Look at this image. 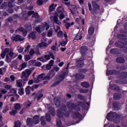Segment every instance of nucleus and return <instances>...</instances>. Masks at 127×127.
<instances>
[{
    "label": "nucleus",
    "mask_w": 127,
    "mask_h": 127,
    "mask_svg": "<svg viewBox=\"0 0 127 127\" xmlns=\"http://www.w3.org/2000/svg\"><path fill=\"white\" fill-rule=\"evenodd\" d=\"M66 107L70 110H75V111H80L79 106H75L72 102H68L66 106L63 107L62 109H59L57 111V116L58 118H63L64 116L66 118H68L70 114L66 111Z\"/></svg>",
    "instance_id": "1"
},
{
    "label": "nucleus",
    "mask_w": 127,
    "mask_h": 127,
    "mask_svg": "<svg viewBox=\"0 0 127 127\" xmlns=\"http://www.w3.org/2000/svg\"><path fill=\"white\" fill-rule=\"evenodd\" d=\"M65 13L67 14V11H65V9L62 6H60L58 7L56 9V12H55L54 16V21L56 24L58 25H61V21L59 20L58 17H59V15L60 13Z\"/></svg>",
    "instance_id": "2"
},
{
    "label": "nucleus",
    "mask_w": 127,
    "mask_h": 127,
    "mask_svg": "<svg viewBox=\"0 0 127 127\" xmlns=\"http://www.w3.org/2000/svg\"><path fill=\"white\" fill-rule=\"evenodd\" d=\"M1 49L2 53L1 54V57H2V58H4L6 55L5 61L7 62V63H10L11 62V59L9 58V56L10 57H13V56L14 55V53H13L12 51H10L9 52V48H6L4 50H2V48H1Z\"/></svg>",
    "instance_id": "3"
},
{
    "label": "nucleus",
    "mask_w": 127,
    "mask_h": 127,
    "mask_svg": "<svg viewBox=\"0 0 127 127\" xmlns=\"http://www.w3.org/2000/svg\"><path fill=\"white\" fill-rule=\"evenodd\" d=\"M92 4L94 9H92V5L91 4V3H88L89 10L92 14H96V13H97V10H96V9H99V8H100V5H99V4H98L95 1H92Z\"/></svg>",
    "instance_id": "4"
},
{
    "label": "nucleus",
    "mask_w": 127,
    "mask_h": 127,
    "mask_svg": "<svg viewBox=\"0 0 127 127\" xmlns=\"http://www.w3.org/2000/svg\"><path fill=\"white\" fill-rule=\"evenodd\" d=\"M55 59V57H54V54L52 53V52H50L49 53V55H46L44 56V58H38L37 60H39L41 62H47L48 60H50V59Z\"/></svg>",
    "instance_id": "5"
},
{
    "label": "nucleus",
    "mask_w": 127,
    "mask_h": 127,
    "mask_svg": "<svg viewBox=\"0 0 127 127\" xmlns=\"http://www.w3.org/2000/svg\"><path fill=\"white\" fill-rule=\"evenodd\" d=\"M44 29H46V30L49 29V25H48L47 23H45L36 27V30L37 32H39V33H41V32L44 31Z\"/></svg>",
    "instance_id": "6"
},
{
    "label": "nucleus",
    "mask_w": 127,
    "mask_h": 127,
    "mask_svg": "<svg viewBox=\"0 0 127 127\" xmlns=\"http://www.w3.org/2000/svg\"><path fill=\"white\" fill-rule=\"evenodd\" d=\"M106 118L108 121L111 122V121H114L115 119H118L119 115L116 113L110 112L107 114Z\"/></svg>",
    "instance_id": "7"
},
{
    "label": "nucleus",
    "mask_w": 127,
    "mask_h": 127,
    "mask_svg": "<svg viewBox=\"0 0 127 127\" xmlns=\"http://www.w3.org/2000/svg\"><path fill=\"white\" fill-rule=\"evenodd\" d=\"M31 70L27 69L22 72V78L24 79V81H28V77L30 74H31Z\"/></svg>",
    "instance_id": "8"
},
{
    "label": "nucleus",
    "mask_w": 127,
    "mask_h": 127,
    "mask_svg": "<svg viewBox=\"0 0 127 127\" xmlns=\"http://www.w3.org/2000/svg\"><path fill=\"white\" fill-rule=\"evenodd\" d=\"M42 80H48L46 78V76H45V74L44 73H42L38 76L37 78L34 80V82L36 83H38L40 82V81H42Z\"/></svg>",
    "instance_id": "9"
},
{
    "label": "nucleus",
    "mask_w": 127,
    "mask_h": 127,
    "mask_svg": "<svg viewBox=\"0 0 127 127\" xmlns=\"http://www.w3.org/2000/svg\"><path fill=\"white\" fill-rule=\"evenodd\" d=\"M73 117L74 119H76V120H79V122H76V124H79L82 120H83V116H82V115L80 114V113L78 112H75L73 114ZM76 124H74L73 125H76Z\"/></svg>",
    "instance_id": "10"
},
{
    "label": "nucleus",
    "mask_w": 127,
    "mask_h": 127,
    "mask_svg": "<svg viewBox=\"0 0 127 127\" xmlns=\"http://www.w3.org/2000/svg\"><path fill=\"white\" fill-rule=\"evenodd\" d=\"M11 39L13 41H23L24 38H22L20 35H17L16 36H12Z\"/></svg>",
    "instance_id": "11"
},
{
    "label": "nucleus",
    "mask_w": 127,
    "mask_h": 127,
    "mask_svg": "<svg viewBox=\"0 0 127 127\" xmlns=\"http://www.w3.org/2000/svg\"><path fill=\"white\" fill-rule=\"evenodd\" d=\"M123 43H121L120 42H116L115 43L116 46L117 47H120L121 48H124L122 45H125V44H127V39H123Z\"/></svg>",
    "instance_id": "12"
},
{
    "label": "nucleus",
    "mask_w": 127,
    "mask_h": 127,
    "mask_svg": "<svg viewBox=\"0 0 127 127\" xmlns=\"http://www.w3.org/2000/svg\"><path fill=\"white\" fill-rule=\"evenodd\" d=\"M56 74V72L54 70L51 69L49 72V74L46 76V79L48 80H51L53 78V76Z\"/></svg>",
    "instance_id": "13"
},
{
    "label": "nucleus",
    "mask_w": 127,
    "mask_h": 127,
    "mask_svg": "<svg viewBox=\"0 0 127 127\" xmlns=\"http://www.w3.org/2000/svg\"><path fill=\"white\" fill-rule=\"evenodd\" d=\"M83 60H85V59L83 58H81L80 59L77 60L76 65H77V67H80V68L84 67V62H83Z\"/></svg>",
    "instance_id": "14"
},
{
    "label": "nucleus",
    "mask_w": 127,
    "mask_h": 127,
    "mask_svg": "<svg viewBox=\"0 0 127 127\" xmlns=\"http://www.w3.org/2000/svg\"><path fill=\"white\" fill-rule=\"evenodd\" d=\"M11 88H12V86L7 85L5 86L4 89H1V93L2 94H6V93H7V91H8V90L10 89H11Z\"/></svg>",
    "instance_id": "15"
},
{
    "label": "nucleus",
    "mask_w": 127,
    "mask_h": 127,
    "mask_svg": "<svg viewBox=\"0 0 127 127\" xmlns=\"http://www.w3.org/2000/svg\"><path fill=\"white\" fill-rule=\"evenodd\" d=\"M65 78V76H64V75H61L59 77V79L58 81H57L56 83H55L52 86L55 87L56 86H58V85H59V84L60 83V82H61V81H63L64 80V78Z\"/></svg>",
    "instance_id": "16"
},
{
    "label": "nucleus",
    "mask_w": 127,
    "mask_h": 127,
    "mask_svg": "<svg viewBox=\"0 0 127 127\" xmlns=\"http://www.w3.org/2000/svg\"><path fill=\"white\" fill-rule=\"evenodd\" d=\"M119 73H120V72L116 70H108L107 69L106 71V75L107 76H109V75H116L117 74H119Z\"/></svg>",
    "instance_id": "17"
},
{
    "label": "nucleus",
    "mask_w": 127,
    "mask_h": 127,
    "mask_svg": "<svg viewBox=\"0 0 127 127\" xmlns=\"http://www.w3.org/2000/svg\"><path fill=\"white\" fill-rule=\"evenodd\" d=\"M47 107L49 110V113H51L53 116H55V111H54V109L52 106H51V104L47 105Z\"/></svg>",
    "instance_id": "18"
},
{
    "label": "nucleus",
    "mask_w": 127,
    "mask_h": 127,
    "mask_svg": "<svg viewBox=\"0 0 127 127\" xmlns=\"http://www.w3.org/2000/svg\"><path fill=\"white\" fill-rule=\"evenodd\" d=\"M40 122V120L39 119V116L36 115L33 118V123L35 125H37Z\"/></svg>",
    "instance_id": "19"
},
{
    "label": "nucleus",
    "mask_w": 127,
    "mask_h": 127,
    "mask_svg": "<svg viewBox=\"0 0 127 127\" xmlns=\"http://www.w3.org/2000/svg\"><path fill=\"white\" fill-rule=\"evenodd\" d=\"M88 49L86 46H82L80 48V53L82 56L86 54V52H87Z\"/></svg>",
    "instance_id": "20"
},
{
    "label": "nucleus",
    "mask_w": 127,
    "mask_h": 127,
    "mask_svg": "<svg viewBox=\"0 0 127 127\" xmlns=\"http://www.w3.org/2000/svg\"><path fill=\"white\" fill-rule=\"evenodd\" d=\"M60 27L59 26H57V29L55 30L56 32H59L58 33V36L59 37H62L63 36V32L62 31H60Z\"/></svg>",
    "instance_id": "21"
},
{
    "label": "nucleus",
    "mask_w": 127,
    "mask_h": 127,
    "mask_svg": "<svg viewBox=\"0 0 127 127\" xmlns=\"http://www.w3.org/2000/svg\"><path fill=\"white\" fill-rule=\"evenodd\" d=\"M27 65V64H26V63H24L19 65V66L17 68V69L18 71H22L24 68L26 67Z\"/></svg>",
    "instance_id": "22"
},
{
    "label": "nucleus",
    "mask_w": 127,
    "mask_h": 127,
    "mask_svg": "<svg viewBox=\"0 0 127 127\" xmlns=\"http://www.w3.org/2000/svg\"><path fill=\"white\" fill-rule=\"evenodd\" d=\"M17 92V91H16V90H15V89L14 88H12V87L10 89V94L9 93H8V96L10 97V96H13V95H14V94H16V93Z\"/></svg>",
    "instance_id": "23"
},
{
    "label": "nucleus",
    "mask_w": 127,
    "mask_h": 127,
    "mask_svg": "<svg viewBox=\"0 0 127 127\" xmlns=\"http://www.w3.org/2000/svg\"><path fill=\"white\" fill-rule=\"evenodd\" d=\"M112 84V82H110V88L112 89V90H116V91H119L120 90V87L119 86H117L116 84Z\"/></svg>",
    "instance_id": "24"
},
{
    "label": "nucleus",
    "mask_w": 127,
    "mask_h": 127,
    "mask_svg": "<svg viewBox=\"0 0 127 127\" xmlns=\"http://www.w3.org/2000/svg\"><path fill=\"white\" fill-rule=\"evenodd\" d=\"M75 77L76 78V79H77V80H81L85 78V75H84V74H83L79 73L76 74L75 75Z\"/></svg>",
    "instance_id": "25"
},
{
    "label": "nucleus",
    "mask_w": 127,
    "mask_h": 127,
    "mask_svg": "<svg viewBox=\"0 0 127 127\" xmlns=\"http://www.w3.org/2000/svg\"><path fill=\"white\" fill-rule=\"evenodd\" d=\"M19 30L21 32H22L24 34V36H26V34L27 33V31L25 30L23 27H20L18 30H16V32H17Z\"/></svg>",
    "instance_id": "26"
},
{
    "label": "nucleus",
    "mask_w": 127,
    "mask_h": 127,
    "mask_svg": "<svg viewBox=\"0 0 127 127\" xmlns=\"http://www.w3.org/2000/svg\"><path fill=\"white\" fill-rule=\"evenodd\" d=\"M29 37H30V38H31L33 40L36 39V32H33L31 33L29 35Z\"/></svg>",
    "instance_id": "27"
},
{
    "label": "nucleus",
    "mask_w": 127,
    "mask_h": 127,
    "mask_svg": "<svg viewBox=\"0 0 127 127\" xmlns=\"http://www.w3.org/2000/svg\"><path fill=\"white\" fill-rule=\"evenodd\" d=\"M95 32V28L93 26H90L88 29V33L90 35H93Z\"/></svg>",
    "instance_id": "28"
},
{
    "label": "nucleus",
    "mask_w": 127,
    "mask_h": 127,
    "mask_svg": "<svg viewBox=\"0 0 127 127\" xmlns=\"http://www.w3.org/2000/svg\"><path fill=\"white\" fill-rule=\"evenodd\" d=\"M36 97L37 98V101H39L43 97V94L41 93V91H40L37 93Z\"/></svg>",
    "instance_id": "29"
},
{
    "label": "nucleus",
    "mask_w": 127,
    "mask_h": 127,
    "mask_svg": "<svg viewBox=\"0 0 127 127\" xmlns=\"http://www.w3.org/2000/svg\"><path fill=\"white\" fill-rule=\"evenodd\" d=\"M16 84L18 88H21L22 87V79H18L17 80Z\"/></svg>",
    "instance_id": "30"
},
{
    "label": "nucleus",
    "mask_w": 127,
    "mask_h": 127,
    "mask_svg": "<svg viewBox=\"0 0 127 127\" xmlns=\"http://www.w3.org/2000/svg\"><path fill=\"white\" fill-rule=\"evenodd\" d=\"M68 14V13L67 12V14L66 13H61L60 14H59L60 19L61 20H62V19H64L65 16H67Z\"/></svg>",
    "instance_id": "31"
},
{
    "label": "nucleus",
    "mask_w": 127,
    "mask_h": 127,
    "mask_svg": "<svg viewBox=\"0 0 127 127\" xmlns=\"http://www.w3.org/2000/svg\"><path fill=\"white\" fill-rule=\"evenodd\" d=\"M57 6V4H54V3L52 4L49 7L50 11H54L55 10V8Z\"/></svg>",
    "instance_id": "32"
},
{
    "label": "nucleus",
    "mask_w": 127,
    "mask_h": 127,
    "mask_svg": "<svg viewBox=\"0 0 127 127\" xmlns=\"http://www.w3.org/2000/svg\"><path fill=\"white\" fill-rule=\"evenodd\" d=\"M82 37H83L82 36V33H81V32H79L77 34L75 38V39H76V40H81Z\"/></svg>",
    "instance_id": "33"
},
{
    "label": "nucleus",
    "mask_w": 127,
    "mask_h": 127,
    "mask_svg": "<svg viewBox=\"0 0 127 127\" xmlns=\"http://www.w3.org/2000/svg\"><path fill=\"white\" fill-rule=\"evenodd\" d=\"M54 101L56 107H59V106H60V99H58L57 97H55Z\"/></svg>",
    "instance_id": "34"
},
{
    "label": "nucleus",
    "mask_w": 127,
    "mask_h": 127,
    "mask_svg": "<svg viewBox=\"0 0 127 127\" xmlns=\"http://www.w3.org/2000/svg\"><path fill=\"white\" fill-rule=\"evenodd\" d=\"M48 45L45 42H43L39 44L40 48H43V47H47Z\"/></svg>",
    "instance_id": "35"
},
{
    "label": "nucleus",
    "mask_w": 127,
    "mask_h": 127,
    "mask_svg": "<svg viewBox=\"0 0 127 127\" xmlns=\"http://www.w3.org/2000/svg\"><path fill=\"white\" fill-rule=\"evenodd\" d=\"M27 125L30 127H32V125H33V120L32 121L31 118H28L27 120Z\"/></svg>",
    "instance_id": "36"
},
{
    "label": "nucleus",
    "mask_w": 127,
    "mask_h": 127,
    "mask_svg": "<svg viewBox=\"0 0 127 127\" xmlns=\"http://www.w3.org/2000/svg\"><path fill=\"white\" fill-rule=\"evenodd\" d=\"M81 86H82L83 88H89V87H90L89 83L87 82H81Z\"/></svg>",
    "instance_id": "37"
},
{
    "label": "nucleus",
    "mask_w": 127,
    "mask_h": 127,
    "mask_svg": "<svg viewBox=\"0 0 127 127\" xmlns=\"http://www.w3.org/2000/svg\"><path fill=\"white\" fill-rule=\"evenodd\" d=\"M116 61L118 63H125V59L123 58L120 57L117 59Z\"/></svg>",
    "instance_id": "38"
},
{
    "label": "nucleus",
    "mask_w": 127,
    "mask_h": 127,
    "mask_svg": "<svg viewBox=\"0 0 127 127\" xmlns=\"http://www.w3.org/2000/svg\"><path fill=\"white\" fill-rule=\"evenodd\" d=\"M31 46L29 45H27L26 47L23 54H25V53H28L29 52V49H30Z\"/></svg>",
    "instance_id": "39"
},
{
    "label": "nucleus",
    "mask_w": 127,
    "mask_h": 127,
    "mask_svg": "<svg viewBox=\"0 0 127 127\" xmlns=\"http://www.w3.org/2000/svg\"><path fill=\"white\" fill-rule=\"evenodd\" d=\"M24 55V59L25 61H28L29 60H30L31 58H32V57L31 56H29V55Z\"/></svg>",
    "instance_id": "40"
},
{
    "label": "nucleus",
    "mask_w": 127,
    "mask_h": 127,
    "mask_svg": "<svg viewBox=\"0 0 127 127\" xmlns=\"http://www.w3.org/2000/svg\"><path fill=\"white\" fill-rule=\"evenodd\" d=\"M12 68H14V69H17V63H16V61H13L12 62Z\"/></svg>",
    "instance_id": "41"
},
{
    "label": "nucleus",
    "mask_w": 127,
    "mask_h": 127,
    "mask_svg": "<svg viewBox=\"0 0 127 127\" xmlns=\"http://www.w3.org/2000/svg\"><path fill=\"white\" fill-rule=\"evenodd\" d=\"M25 27L29 30V31H31L32 29V27H31V24H27L25 26Z\"/></svg>",
    "instance_id": "42"
},
{
    "label": "nucleus",
    "mask_w": 127,
    "mask_h": 127,
    "mask_svg": "<svg viewBox=\"0 0 127 127\" xmlns=\"http://www.w3.org/2000/svg\"><path fill=\"white\" fill-rule=\"evenodd\" d=\"M41 123L42 126H45L46 125V121H45V118L44 117H41Z\"/></svg>",
    "instance_id": "43"
},
{
    "label": "nucleus",
    "mask_w": 127,
    "mask_h": 127,
    "mask_svg": "<svg viewBox=\"0 0 127 127\" xmlns=\"http://www.w3.org/2000/svg\"><path fill=\"white\" fill-rule=\"evenodd\" d=\"M68 8L70 10H74V11L77 10V7L74 5H71L70 6L68 7Z\"/></svg>",
    "instance_id": "44"
},
{
    "label": "nucleus",
    "mask_w": 127,
    "mask_h": 127,
    "mask_svg": "<svg viewBox=\"0 0 127 127\" xmlns=\"http://www.w3.org/2000/svg\"><path fill=\"white\" fill-rule=\"evenodd\" d=\"M30 91H31V87L29 86L26 88L25 91L27 95H29V93H30Z\"/></svg>",
    "instance_id": "45"
},
{
    "label": "nucleus",
    "mask_w": 127,
    "mask_h": 127,
    "mask_svg": "<svg viewBox=\"0 0 127 127\" xmlns=\"http://www.w3.org/2000/svg\"><path fill=\"white\" fill-rule=\"evenodd\" d=\"M114 98L115 100H120V99L121 98V94L116 93L115 94H114Z\"/></svg>",
    "instance_id": "46"
},
{
    "label": "nucleus",
    "mask_w": 127,
    "mask_h": 127,
    "mask_svg": "<svg viewBox=\"0 0 127 127\" xmlns=\"http://www.w3.org/2000/svg\"><path fill=\"white\" fill-rule=\"evenodd\" d=\"M21 108V105H20V104L17 103L14 105V109L17 111V110H19Z\"/></svg>",
    "instance_id": "47"
},
{
    "label": "nucleus",
    "mask_w": 127,
    "mask_h": 127,
    "mask_svg": "<svg viewBox=\"0 0 127 127\" xmlns=\"http://www.w3.org/2000/svg\"><path fill=\"white\" fill-rule=\"evenodd\" d=\"M6 71V67H3L2 68H0V74L1 75H3L4 74V72Z\"/></svg>",
    "instance_id": "48"
},
{
    "label": "nucleus",
    "mask_w": 127,
    "mask_h": 127,
    "mask_svg": "<svg viewBox=\"0 0 127 127\" xmlns=\"http://www.w3.org/2000/svg\"><path fill=\"white\" fill-rule=\"evenodd\" d=\"M57 125L59 127H64L62 126V122H61V120H57Z\"/></svg>",
    "instance_id": "49"
},
{
    "label": "nucleus",
    "mask_w": 127,
    "mask_h": 127,
    "mask_svg": "<svg viewBox=\"0 0 127 127\" xmlns=\"http://www.w3.org/2000/svg\"><path fill=\"white\" fill-rule=\"evenodd\" d=\"M18 93L21 96H22V95H23L24 94V89H23V88L19 89L18 90Z\"/></svg>",
    "instance_id": "50"
},
{
    "label": "nucleus",
    "mask_w": 127,
    "mask_h": 127,
    "mask_svg": "<svg viewBox=\"0 0 127 127\" xmlns=\"http://www.w3.org/2000/svg\"><path fill=\"white\" fill-rule=\"evenodd\" d=\"M16 114H17V110H12L10 112V115H11V116H15Z\"/></svg>",
    "instance_id": "51"
},
{
    "label": "nucleus",
    "mask_w": 127,
    "mask_h": 127,
    "mask_svg": "<svg viewBox=\"0 0 127 127\" xmlns=\"http://www.w3.org/2000/svg\"><path fill=\"white\" fill-rule=\"evenodd\" d=\"M46 118L47 119V122H50L51 121V116H50V114H46Z\"/></svg>",
    "instance_id": "52"
},
{
    "label": "nucleus",
    "mask_w": 127,
    "mask_h": 127,
    "mask_svg": "<svg viewBox=\"0 0 127 127\" xmlns=\"http://www.w3.org/2000/svg\"><path fill=\"white\" fill-rule=\"evenodd\" d=\"M127 72H124L121 74V77L122 79H126L127 78Z\"/></svg>",
    "instance_id": "53"
},
{
    "label": "nucleus",
    "mask_w": 127,
    "mask_h": 127,
    "mask_svg": "<svg viewBox=\"0 0 127 127\" xmlns=\"http://www.w3.org/2000/svg\"><path fill=\"white\" fill-rule=\"evenodd\" d=\"M9 109L8 106H5V107L2 110V113L3 114H6L7 111H8Z\"/></svg>",
    "instance_id": "54"
},
{
    "label": "nucleus",
    "mask_w": 127,
    "mask_h": 127,
    "mask_svg": "<svg viewBox=\"0 0 127 127\" xmlns=\"http://www.w3.org/2000/svg\"><path fill=\"white\" fill-rule=\"evenodd\" d=\"M117 52L118 50H117V49H112L110 50V53H111L112 54H115Z\"/></svg>",
    "instance_id": "55"
},
{
    "label": "nucleus",
    "mask_w": 127,
    "mask_h": 127,
    "mask_svg": "<svg viewBox=\"0 0 127 127\" xmlns=\"http://www.w3.org/2000/svg\"><path fill=\"white\" fill-rule=\"evenodd\" d=\"M53 30L50 29L49 31L48 32V36L49 37H50L51 36H52V35L53 34V32L52 31Z\"/></svg>",
    "instance_id": "56"
},
{
    "label": "nucleus",
    "mask_w": 127,
    "mask_h": 127,
    "mask_svg": "<svg viewBox=\"0 0 127 127\" xmlns=\"http://www.w3.org/2000/svg\"><path fill=\"white\" fill-rule=\"evenodd\" d=\"M53 70H54L55 72H58V71H59L60 70V67H59L57 65H56V66H55Z\"/></svg>",
    "instance_id": "57"
},
{
    "label": "nucleus",
    "mask_w": 127,
    "mask_h": 127,
    "mask_svg": "<svg viewBox=\"0 0 127 127\" xmlns=\"http://www.w3.org/2000/svg\"><path fill=\"white\" fill-rule=\"evenodd\" d=\"M32 17H35V18H38V17H39V15H38V13H37V12H34V13H33L32 15Z\"/></svg>",
    "instance_id": "58"
},
{
    "label": "nucleus",
    "mask_w": 127,
    "mask_h": 127,
    "mask_svg": "<svg viewBox=\"0 0 127 127\" xmlns=\"http://www.w3.org/2000/svg\"><path fill=\"white\" fill-rule=\"evenodd\" d=\"M80 93L86 94V93H88L89 90L87 89H82L80 90Z\"/></svg>",
    "instance_id": "59"
},
{
    "label": "nucleus",
    "mask_w": 127,
    "mask_h": 127,
    "mask_svg": "<svg viewBox=\"0 0 127 127\" xmlns=\"http://www.w3.org/2000/svg\"><path fill=\"white\" fill-rule=\"evenodd\" d=\"M34 53H35V51H34V50L33 49H31V50L29 53L30 55L32 57V56H33V54H34Z\"/></svg>",
    "instance_id": "60"
},
{
    "label": "nucleus",
    "mask_w": 127,
    "mask_h": 127,
    "mask_svg": "<svg viewBox=\"0 0 127 127\" xmlns=\"http://www.w3.org/2000/svg\"><path fill=\"white\" fill-rule=\"evenodd\" d=\"M38 19L35 20V23H39V22H40V21H41V20H42V18H40V17H38L37 18Z\"/></svg>",
    "instance_id": "61"
},
{
    "label": "nucleus",
    "mask_w": 127,
    "mask_h": 127,
    "mask_svg": "<svg viewBox=\"0 0 127 127\" xmlns=\"http://www.w3.org/2000/svg\"><path fill=\"white\" fill-rule=\"evenodd\" d=\"M37 4L38 5H42L43 4V1L42 0H38L37 1Z\"/></svg>",
    "instance_id": "62"
},
{
    "label": "nucleus",
    "mask_w": 127,
    "mask_h": 127,
    "mask_svg": "<svg viewBox=\"0 0 127 127\" xmlns=\"http://www.w3.org/2000/svg\"><path fill=\"white\" fill-rule=\"evenodd\" d=\"M118 69L119 70H126V69H127V67H126L124 66H120L119 67H118Z\"/></svg>",
    "instance_id": "63"
},
{
    "label": "nucleus",
    "mask_w": 127,
    "mask_h": 127,
    "mask_svg": "<svg viewBox=\"0 0 127 127\" xmlns=\"http://www.w3.org/2000/svg\"><path fill=\"white\" fill-rule=\"evenodd\" d=\"M49 65H51V66H53V65L54 64V61L52 60H51L50 62L48 64Z\"/></svg>",
    "instance_id": "64"
}]
</instances>
